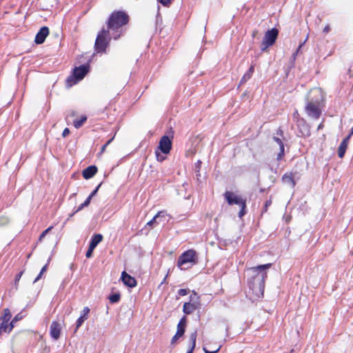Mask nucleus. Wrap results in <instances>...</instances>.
Instances as JSON below:
<instances>
[{"instance_id": "nucleus-49", "label": "nucleus", "mask_w": 353, "mask_h": 353, "mask_svg": "<svg viewBox=\"0 0 353 353\" xmlns=\"http://www.w3.org/2000/svg\"><path fill=\"white\" fill-rule=\"evenodd\" d=\"M330 26H329V25H327V26L323 28V32L324 33H328V32H330Z\"/></svg>"}, {"instance_id": "nucleus-43", "label": "nucleus", "mask_w": 353, "mask_h": 353, "mask_svg": "<svg viewBox=\"0 0 353 353\" xmlns=\"http://www.w3.org/2000/svg\"><path fill=\"white\" fill-rule=\"evenodd\" d=\"M157 1L164 6H169L172 1V0H157Z\"/></svg>"}, {"instance_id": "nucleus-25", "label": "nucleus", "mask_w": 353, "mask_h": 353, "mask_svg": "<svg viewBox=\"0 0 353 353\" xmlns=\"http://www.w3.org/2000/svg\"><path fill=\"white\" fill-rule=\"evenodd\" d=\"M201 164H202V161L201 160H198L195 163V164L194 165V168H193L195 175H196V180L198 181H201V174L200 173V169L201 167Z\"/></svg>"}, {"instance_id": "nucleus-36", "label": "nucleus", "mask_w": 353, "mask_h": 353, "mask_svg": "<svg viewBox=\"0 0 353 353\" xmlns=\"http://www.w3.org/2000/svg\"><path fill=\"white\" fill-rule=\"evenodd\" d=\"M271 204H272V200L271 199L267 200L264 204V207L262 210V212H266L268 211V207L270 205H271Z\"/></svg>"}, {"instance_id": "nucleus-60", "label": "nucleus", "mask_w": 353, "mask_h": 353, "mask_svg": "<svg viewBox=\"0 0 353 353\" xmlns=\"http://www.w3.org/2000/svg\"><path fill=\"white\" fill-rule=\"evenodd\" d=\"M106 147H107V146H106V145H105V144L102 146V148H101V152H104V151H105V148H106Z\"/></svg>"}, {"instance_id": "nucleus-30", "label": "nucleus", "mask_w": 353, "mask_h": 353, "mask_svg": "<svg viewBox=\"0 0 353 353\" xmlns=\"http://www.w3.org/2000/svg\"><path fill=\"white\" fill-rule=\"evenodd\" d=\"M221 350V345L216 348L209 349L208 347H203L205 353H217Z\"/></svg>"}, {"instance_id": "nucleus-24", "label": "nucleus", "mask_w": 353, "mask_h": 353, "mask_svg": "<svg viewBox=\"0 0 353 353\" xmlns=\"http://www.w3.org/2000/svg\"><path fill=\"white\" fill-rule=\"evenodd\" d=\"M184 333H185L184 327H177V331H176V334L172 338L171 344H174L179 338H181L183 336Z\"/></svg>"}, {"instance_id": "nucleus-22", "label": "nucleus", "mask_w": 353, "mask_h": 353, "mask_svg": "<svg viewBox=\"0 0 353 353\" xmlns=\"http://www.w3.org/2000/svg\"><path fill=\"white\" fill-rule=\"evenodd\" d=\"M165 216L166 213L165 211H160L152 218V220L148 222L147 225L152 226L154 223H159V222L161 221V219L165 218Z\"/></svg>"}, {"instance_id": "nucleus-16", "label": "nucleus", "mask_w": 353, "mask_h": 353, "mask_svg": "<svg viewBox=\"0 0 353 353\" xmlns=\"http://www.w3.org/2000/svg\"><path fill=\"white\" fill-rule=\"evenodd\" d=\"M207 241L211 246L216 245L219 248H221V240L216 232H213L212 234H208L207 237Z\"/></svg>"}, {"instance_id": "nucleus-32", "label": "nucleus", "mask_w": 353, "mask_h": 353, "mask_svg": "<svg viewBox=\"0 0 353 353\" xmlns=\"http://www.w3.org/2000/svg\"><path fill=\"white\" fill-rule=\"evenodd\" d=\"M280 149V151L277 154V156H276V160L277 161H281L284 155H285V148H279Z\"/></svg>"}, {"instance_id": "nucleus-40", "label": "nucleus", "mask_w": 353, "mask_h": 353, "mask_svg": "<svg viewBox=\"0 0 353 353\" xmlns=\"http://www.w3.org/2000/svg\"><path fill=\"white\" fill-rule=\"evenodd\" d=\"M85 207H87V205L83 202L77 208V210H75V211L72 214H70V216H72L75 213L83 210Z\"/></svg>"}, {"instance_id": "nucleus-33", "label": "nucleus", "mask_w": 353, "mask_h": 353, "mask_svg": "<svg viewBox=\"0 0 353 353\" xmlns=\"http://www.w3.org/2000/svg\"><path fill=\"white\" fill-rule=\"evenodd\" d=\"M52 226L48 228L45 230L39 236V241H41L42 239L46 236V235L52 230Z\"/></svg>"}, {"instance_id": "nucleus-50", "label": "nucleus", "mask_w": 353, "mask_h": 353, "mask_svg": "<svg viewBox=\"0 0 353 353\" xmlns=\"http://www.w3.org/2000/svg\"><path fill=\"white\" fill-rule=\"evenodd\" d=\"M91 199H92V197L88 196V198L84 201V203L87 205V206H88L89 204L90 203Z\"/></svg>"}, {"instance_id": "nucleus-14", "label": "nucleus", "mask_w": 353, "mask_h": 353, "mask_svg": "<svg viewBox=\"0 0 353 353\" xmlns=\"http://www.w3.org/2000/svg\"><path fill=\"white\" fill-rule=\"evenodd\" d=\"M121 280L124 285L130 288H134L137 285L136 279L130 274L123 271L121 274Z\"/></svg>"}, {"instance_id": "nucleus-1", "label": "nucleus", "mask_w": 353, "mask_h": 353, "mask_svg": "<svg viewBox=\"0 0 353 353\" xmlns=\"http://www.w3.org/2000/svg\"><path fill=\"white\" fill-rule=\"evenodd\" d=\"M129 21L130 16L125 11L114 10L110 14L106 25L114 40H118L125 34Z\"/></svg>"}, {"instance_id": "nucleus-61", "label": "nucleus", "mask_w": 353, "mask_h": 353, "mask_svg": "<svg viewBox=\"0 0 353 353\" xmlns=\"http://www.w3.org/2000/svg\"><path fill=\"white\" fill-rule=\"evenodd\" d=\"M74 115H75V112L74 111H72L71 112V116L74 117Z\"/></svg>"}, {"instance_id": "nucleus-7", "label": "nucleus", "mask_w": 353, "mask_h": 353, "mask_svg": "<svg viewBox=\"0 0 353 353\" xmlns=\"http://www.w3.org/2000/svg\"><path fill=\"white\" fill-rule=\"evenodd\" d=\"M88 65H81L74 68L72 75L68 77L66 82L68 87H71L79 81L82 80L89 72Z\"/></svg>"}, {"instance_id": "nucleus-56", "label": "nucleus", "mask_w": 353, "mask_h": 353, "mask_svg": "<svg viewBox=\"0 0 353 353\" xmlns=\"http://www.w3.org/2000/svg\"><path fill=\"white\" fill-rule=\"evenodd\" d=\"M324 128V123H323V121H322L319 125H318V128H317V130H319L321 129H323Z\"/></svg>"}, {"instance_id": "nucleus-19", "label": "nucleus", "mask_w": 353, "mask_h": 353, "mask_svg": "<svg viewBox=\"0 0 353 353\" xmlns=\"http://www.w3.org/2000/svg\"><path fill=\"white\" fill-rule=\"evenodd\" d=\"M297 127L299 128V131L302 137H307L310 134V128L306 123V121L304 119V123L302 122H296V123Z\"/></svg>"}, {"instance_id": "nucleus-17", "label": "nucleus", "mask_w": 353, "mask_h": 353, "mask_svg": "<svg viewBox=\"0 0 353 353\" xmlns=\"http://www.w3.org/2000/svg\"><path fill=\"white\" fill-rule=\"evenodd\" d=\"M97 172V168L95 165H90L83 170L82 175L84 179H89L93 177Z\"/></svg>"}, {"instance_id": "nucleus-4", "label": "nucleus", "mask_w": 353, "mask_h": 353, "mask_svg": "<svg viewBox=\"0 0 353 353\" xmlns=\"http://www.w3.org/2000/svg\"><path fill=\"white\" fill-rule=\"evenodd\" d=\"M223 196L229 205H236L239 208V217L242 218L247 214V199L242 196L239 192L225 191Z\"/></svg>"}, {"instance_id": "nucleus-9", "label": "nucleus", "mask_w": 353, "mask_h": 353, "mask_svg": "<svg viewBox=\"0 0 353 353\" xmlns=\"http://www.w3.org/2000/svg\"><path fill=\"white\" fill-rule=\"evenodd\" d=\"M190 301L185 303L183 307V312L185 314H190L196 310L200 308L201 303L199 301V296L193 291L192 294L190 296Z\"/></svg>"}, {"instance_id": "nucleus-21", "label": "nucleus", "mask_w": 353, "mask_h": 353, "mask_svg": "<svg viewBox=\"0 0 353 353\" xmlns=\"http://www.w3.org/2000/svg\"><path fill=\"white\" fill-rule=\"evenodd\" d=\"M13 327L14 325L12 323L0 321V336L3 332H10Z\"/></svg>"}, {"instance_id": "nucleus-26", "label": "nucleus", "mask_w": 353, "mask_h": 353, "mask_svg": "<svg viewBox=\"0 0 353 353\" xmlns=\"http://www.w3.org/2000/svg\"><path fill=\"white\" fill-rule=\"evenodd\" d=\"M12 317L10 310L8 308H6L3 311V315L0 317V321L8 322Z\"/></svg>"}, {"instance_id": "nucleus-46", "label": "nucleus", "mask_w": 353, "mask_h": 353, "mask_svg": "<svg viewBox=\"0 0 353 353\" xmlns=\"http://www.w3.org/2000/svg\"><path fill=\"white\" fill-rule=\"evenodd\" d=\"M276 134L281 137H283L284 135L283 130L281 128H279L276 130Z\"/></svg>"}, {"instance_id": "nucleus-48", "label": "nucleus", "mask_w": 353, "mask_h": 353, "mask_svg": "<svg viewBox=\"0 0 353 353\" xmlns=\"http://www.w3.org/2000/svg\"><path fill=\"white\" fill-rule=\"evenodd\" d=\"M49 261H50V259L48 260V263L41 268V270L40 271V272L41 274H43L45 272H46Z\"/></svg>"}, {"instance_id": "nucleus-34", "label": "nucleus", "mask_w": 353, "mask_h": 353, "mask_svg": "<svg viewBox=\"0 0 353 353\" xmlns=\"http://www.w3.org/2000/svg\"><path fill=\"white\" fill-rule=\"evenodd\" d=\"M307 39V37L305 39V41H303L302 43H301L299 44V46L298 49H297V50H296L293 53L292 57H293V59H295V58H296V55L298 54V53H299V52L300 49H301V47L305 44V43L306 42Z\"/></svg>"}, {"instance_id": "nucleus-52", "label": "nucleus", "mask_w": 353, "mask_h": 353, "mask_svg": "<svg viewBox=\"0 0 353 353\" xmlns=\"http://www.w3.org/2000/svg\"><path fill=\"white\" fill-rule=\"evenodd\" d=\"M43 274H41V272H39V275L36 277V279L34 280L33 283H35L36 282H37L42 276Z\"/></svg>"}, {"instance_id": "nucleus-62", "label": "nucleus", "mask_w": 353, "mask_h": 353, "mask_svg": "<svg viewBox=\"0 0 353 353\" xmlns=\"http://www.w3.org/2000/svg\"><path fill=\"white\" fill-rule=\"evenodd\" d=\"M189 155H190V152L188 151V152H187V156H189Z\"/></svg>"}, {"instance_id": "nucleus-20", "label": "nucleus", "mask_w": 353, "mask_h": 353, "mask_svg": "<svg viewBox=\"0 0 353 353\" xmlns=\"http://www.w3.org/2000/svg\"><path fill=\"white\" fill-rule=\"evenodd\" d=\"M197 337V331L194 330L191 333L190 336V343H189V350L186 353H192L195 346H196V341Z\"/></svg>"}, {"instance_id": "nucleus-23", "label": "nucleus", "mask_w": 353, "mask_h": 353, "mask_svg": "<svg viewBox=\"0 0 353 353\" xmlns=\"http://www.w3.org/2000/svg\"><path fill=\"white\" fill-rule=\"evenodd\" d=\"M102 240L103 236L101 234H94L92 236L89 246L94 249Z\"/></svg>"}, {"instance_id": "nucleus-12", "label": "nucleus", "mask_w": 353, "mask_h": 353, "mask_svg": "<svg viewBox=\"0 0 353 353\" xmlns=\"http://www.w3.org/2000/svg\"><path fill=\"white\" fill-rule=\"evenodd\" d=\"M61 325L57 321H52L50 327V333L52 338L57 340L60 337Z\"/></svg>"}, {"instance_id": "nucleus-15", "label": "nucleus", "mask_w": 353, "mask_h": 353, "mask_svg": "<svg viewBox=\"0 0 353 353\" xmlns=\"http://www.w3.org/2000/svg\"><path fill=\"white\" fill-rule=\"evenodd\" d=\"M90 311V310L88 307H85L83 308V311L81 312V316L77 320L76 328L74 330V332H77V330L82 325L85 320L88 319Z\"/></svg>"}, {"instance_id": "nucleus-5", "label": "nucleus", "mask_w": 353, "mask_h": 353, "mask_svg": "<svg viewBox=\"0 0 353 353\" xmlns=\"http://www.w3.org/2000/svg\"><path fill=\"white\" fill-rule=\"evenodd\" d=\"M112 39L113 38L112 37L111 32L105 28H103L102 30L98 33L95 41L94 48L97 52H105L106 48L108 47Z\"/></svg>"}, {"instance_id": "nucleus-11", "label": "nucleus", "mask_w": 353, "mask_h": 353, "mask_svg": "<svg viewBox=\"0 0 353 353\" xmlns=\"http://www.w3.org/2000/svg\"><path fill=\"white\" fill-rule=\"evenodd\" d=\"M49 34V28L46 26L42 27L39 31L37 33L34 39V42L37 44H42L47 36Z\"/></svg>"}, {"instance_id": "nucleus-2", "label": "nucleus", "mask_w": 353, "mask_h": 353, "mask_svg": "<svg viewBox=\"0 0 353 353\" xmlns=\"http://www.w3.org/2000/svg\"><path fill=\"white\" fill-rule=\"evenodd\" d=\"M272 263L260 265L250 269L252 277L249 279L250 288L257 297L263 296L265 281L268 277L267 270L270 268Z\"/></svg>"}, {"instance_id": "nucleus-45", "label": "nucleus", "mask_w": 353, "mask_h": 353, "mask_svg": "<svg viewBox=\"0 0 353 353\" xmlns=\"http://www.w3.org/2000/svg\"><path fill=\"white\" fill-rule=\"evenodd\" d=\"M101 184H99L91 193L89 195L90 196H91L92 198L96 195L97 192H98L99 190V188L100 187Z\"/></svg>"}, {"instance_id": "nucleus-35", "label": "nucleus", "mask_w": 353, "mask_h": 353, "mask_svg": "<svg viewBox=\"0 0 353 353\" xmlns=\"http://www.w3.org/2000/svg\"><path fill=\"white\" fill-rule=\"evenodd\" d=\"M190 292L189 289H180L178 290V294L181 296L187 295Z\"/></svg>"}, {"instance_id": "nucleus-54", "label": "nucleus", "mask_w": 353, "mask_h": 353, "mask_svg": "<svg viewBox=\"0 0 353 353\" xmlns=\"http://www.w3.org/2000/svg\"><path fill=\"white\" fill-rule=\"evenodd\" d=\"M254 71V67L253 65H252L250 68L248 69V72H249L250 74H253Z\"/></svg>"}, {"instance_id": "nucleus-41", "label": "nucleus", "mask_w": 353, "mask_h": 353, "mask_svg": "<svg viewBox=\"0 0 353 353\" xmlns=\"http://www.w3.org/2000/svg\"><path fill=\"white\" fill-rule=\"evenodd\" d=\"M186 319L183 316L179 322L177 327H185Z\"/></svg>"}, {"instance_id": "nucleus-18", "label": "nucleus", "mask_w": 353, "mask_h": 353, "mask_svg": "<svg viewBox=\"0 0 353 353\" xmlns=\"http://www.w3.org/2000/svg\"><path fill=\"white\" fill-rule=\"evenodd\" d=\"M349 137H345L343 139L338 148V156L339 158H343L345 154L346 150L349 144Z\"/></svg>"}, {"instance_id": "nucleus-3", "label": "nucleus", "mask_w": 353, "mask_h": 353, "mask_svg": "<svg viewBox=\"0 0 353 353\" xmlns=\"http://www.w3.org/2000/svg\"><path fill=\"white\" fill-rule=\"evenodd\" d=\"M324 106V94L320 88L312 89L307 95L305 111L309 117L318 119Z\"/></svg>"}, {"instance_id": "nucleus-39", "label": "nucleus", "mask_w": 353, "mask_h": 353, "mask_svg": "<svg viewBox=\"0 0 353 353\" xmlns=\"http://www.w3.org/2000/svg\"><path fill=\"white\" fill-rule=\"evenodd\" d=\"M155 154H156L157 161H163L165 159V157H163L162 154H161V153L159 152L158 150H157L155 151Z\"/></svg>"}, {"instance_id": "nucleus-42", "label": "nucleus", "mask_w": 353, "mask_h": 353, "mask_svg": "<svg viewBox=\"0 0 353 353\" xmlns=\"http://www.w3.org/2000/svg\"><path fill=\"white\" fill-rule=\"evenodd\" d=\"M94 250V248H92V247L89 246V248H88L86 253H85V256L87 258H90L92 256V252H93Z\"/></svg>"}, {"instance_id": "nucleus-13", "label": "nucleus", "mask_w": 353, "mask_h": 353, "mask_svg": "<svg viewBox=\"0 0 353 353\" xmlns=\"http://www.w3.org/2000/svg\"><path fill=\"white\" fill-rule=\"evenodd\" d=\"M294 174H295L292 172H285L281 178L282 182L290 185L291 188H294L296 184L294 180Z\"/></svg>"}, {"instance_id": "nucleus-51", "label": "nucleus", "mask_w": 353, "mask_h": 353, "mask_svg": "<svg viewBox=\"0 0 353 353\" xmlns=\"http://www.w3.org/2000/svg\"><path fill=\"white\" fill-rule=\"evenodd\" d=\"M43 274H41V272H39V275L36 277V279L34 280L33 283H35L36 282H37L42 276Z\"/></svg>"}, {"instance_id": "nucleus-53", "label": "nucleus", "mask_w": 353, "mask_h": 353, "mask_svg": "<svg viewBox=\"0 0 353 353\" xmlns=\"http://www.w3.org/2000/svg\"><path fill=\"white\" fill-rule=\"evenodd\" d=\"M19 315H17V316H15L14 317V319L12 320V321H11L10 323H12V325H14V323L15 322H17V321H19Z\"/></svg>"}, {"instance_id": "nucleus-10", "label": "nucleus", "mask_w": 353, "mask_h": 353, "mask_svg": "<svg viewBox=\"0 0 353 353\" xmlns=\"http://www.w3.org/2000/svg\"><path fill=\"white\" fill-rule=\"evenodd\" d=\"M172 149V139L167 135H163L159 143L158 150L162 153L168 154Z\"/></svg>"}, {"instance_id": "nucleus-29", "label": "nucleus", "mask_w": 353, "mask_h": 353, "mask_svg": "<svg viewBox=\"0 0 353 353\" xmlns=\"http://www.w3.org/2000/svg\"><path fill=\"white\" fill-rule=\"evenodd\" d=\"M293 120L295 123L302 122L304 123V119L301 117L297 110H295L292 114Z\"/></svg>"}, {"instance_id": "nucleus-37", "label": "nucleus", "mask_w": 353, "mask_h": 353, "mask_svg": "<svg viewBox=\"0 0 353 353\" xmlns=\"http://www.w3.org/2000/svg\"><path fill=\"white\" fill-rule=\"evenodd\" d=\"M24 272V270H22L21 272H19L16 276H15V279H14V285H17L21 277V276L23 275Z\"/></svg>"}, {"instance_id": "nucleus-8", "label": "nucleus", "mask_w": 353, "mask_h": 353, "mask_svg": "<svg viewBox=\"0 0 353 353\" xmlns=\"http://www.w3.org/2000/svg\"><path fill=\"white\" fill-rule=\"evenodd\" d=\"M279 35V30L273 28L271 30L265 32L264 37L261 44V50L262 51H265L268 48L272 46L276 40L277 39Z\"/></svg>"}, {"instance_id": "nucleus-59", "label": "nucleus", "mask_w": 353, "mask_h": 353, "mask_svg": "<svg viewBox=\"0 0 353 353\" xmlns=\"http://www.w3.org/2000/svg\"><path fill=\"white\" fill-rule=\"evenodd\" d=\"M114 139V137L112 138H111L110 139H109L105 143V145H106V146H108L113 140Z\"/></svg>"}, {"instance_id": "nucleus-44", "label": "nucleus", "mask_w": 353, "mask_h": 353, "mask_svg": "<svg viewBox=\"0 0 353 353\" xmlns=\"http://www.w3.org/2000/svg\"><path fill=\"white\" fill-rule=\"evenodd\" d=\"M8 222V219L7 217H0V224L3 225L6 224Z\"/></svg>"}, {"instance_id": "nucleus-28", "label": "nucleus", "mask_w": 353, "mask_h": 353, "mask_svg": "<svg viewBox=\"0 0 353 353\" xmlns=\"http://www.w3.org/2000/svg\"><path fill=\"white\" fill-rule=\"evenodd\" d=\"M121 299V294L120 293H114L112 294H110L108 297V299L110 300V302L111 303H117L120 301Z\"/></svg>"}, {"instance_id": "nucleus-27", "label": "nucleus", "mask_w": 353, "mask_h": 353, "mask_svg": "<svg viewBox=\"0 0 353 353\" xmlns=\"http://www.w3.org/2000/svg\"><path fill=\"white\" fill-rule=\"evenodd\" d=\"M86 121H87V117L82 116L80 119H77V120L74 121V126L77 129L80 128Z\"/></svg>"}, {"instance_id": "nucleus-47", "label": "nucleus", "mask_w": 353, "mask_h": 353, "mask_svg": "<svg viewBox=\"0 0 353 353\" xmlns=\"http://www.w3.org/2000/svg\"><path fill=\"white\" fill-rule=\"evenodd\" d=\"M70 132V130H69L68 128H65V129L63 130V132H62V136H63V137H67L68 135H69Z\"/></svg>"}, {"instance_id": "nucleus-31", "label": "nucleus", "mask_w": 353, "mask_h": 353, "mask_svg": "<svg viewBox=\"0 0 353 353\" xmlns=\"http://www.w3.org/2000/svg\"><path fill=\"white\" fill-rule=\"evenodd\" d=\"M252 74L247 71L244 74V75L242 77V78L241 79V83H245V82H247L252 77Z\"/></svg>"}, {"instance_id": "nucleus-57", "label": "nucleus", "mask_w": 353, "mask_h": 353, "mask_svg": "<svg viewBox=\"0 0 353 353\" xmlns=\"http://www.w3.org/2000/svg\"><path fill=\"white\" fill-rule=\"evenodd\" d=\"M352 134H353V127L351 129V132L346 137H349V139H350V137L352 136Z\"/></svg>"}, {"instance_id": "nucleus-58", "label": "nucleus", "mask_w": 353, "mask_h": 353, "mask_svg": "<svg viewBox=\"0 0 353 353\" xmlns=\"http://www.w3.org/2000/svg\"><path fill=\"white\" fill-rule=\"evenodd\" d=\"M114 139V137L112 138H111L110 139H109L105 143V145H106V146H108L113 140Z\"/></svg>"}, {"instance_id": "nucleus-55", "label": "nucleus", "mask_w": 353, "mask_h": 353, "mask_svg": "<svg viewBox=\"0 0 353 353\" xmlns=\"http://www.w3.org/2000/svg\"><path fill=\"white\" fill-rule=\"evenodd\" d=\"M168 274H169V271L168 272L167 274L165 275V276L164 277V279L161 281V284H163V283H165L167 282L166 280H167V278L168 276Z\"/></svg>"}, {"instance_id": "nucleus-6", "label": "nucleus", "mask_w": 353, "mask_h": 353, "mask_svg": "<svg viewBox=\"0 0 353 353\" xmlns=\"http://www.w3.org/2000/svg\"><path fill=\"white\" fill-rule=\"evenodd\" d=\"M197 263L196 253L193 250H188L182 253L177 260V267L185 270Z\"/></svg>"}, {"instance_id": "nucleus-38", "label": "nucleus", "mask_w": 353, "mask_h": 353, "mask_svg": "<svg viewBox=\"0 0 353 353\" xmlns=\"http://www.w3.org/2000/svg\"><path fill=\"white\" fill-rule=\"evenodd\" d=\"M273 139L275 142H276L279 145V148H285L284 143H283L282 140L279 137H274Z\"/></svg>"}]
</instances>
